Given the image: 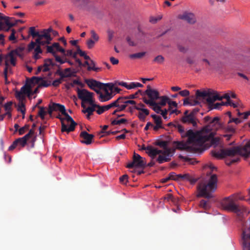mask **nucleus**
Wrapping results in <instances>:
<instances>
[{
    "label": "nucleus",
    "instance_id": "obj_52",
    "mask_svg": "<svg viewBox=\"0 0 250 250\" xmlns=\"http://www.w3.org/2000/svg\"><path fill=\"white\" fill-rule=\"evenodd\" d=\"M134 108L139 110L140 112H142L145 114V115H148L149 114V111L148 109L145 108H141L139 107V106H134Z\"/></svg>",
    "mask_w": 250,
    "mask_h": 250
},
{
    "label": "nucleus",
    "instance_id": "obj_5",
    "mask_svg": "<svg viewBox=\"0 0 250 250\" xmlns=\"http://www.w3.org/2000/svg\"><path fill=\"white\" fill-rule=\"evenodd\" d=\"M146 166L145 159L142 157L140 155L134 153L133 157V161L129 163L126 167L131 168L134 167L144 168Z\"/></svg>",
    "mask_w": 250,
    "mask_h": 250
},
{
    "label": "nucleus",
    "instance_id": "obj_32",
    "mask_svg": "<svg viewBox=\"0 0 250 250\" xmlns=\"http://www.w3.org/2000/svg\"><path fill=\"white\" fill-rule=\"evenodd\" d=\"M21 92L23 94H26L28 96H30L31 89V87L29 85H24L21 89Z\"/></svg>",
    "mask_w": 250,
    "mask_h": 250
},
{
    "label": "nucleus",
    "instance_id": "obj_39",
    "mask_svg": "<svg viewBox=\"0 0 250 250\" xmlns=\"http://www.w3.org/2000/svg\"><path fill=\"white\" fill-rule=\"evenodd\" d=\"M104 88H102L104 91H105V89H107V88H108V89L110 91V93H112V94H113V89L114 88V86L115 84L112 83H104Z\"/></svg>",
    "mask_w": 250,
    "mask_h": 250
},
{
    "label": "nucleus",
    "instance_id": "obj_58",
    "mask_svg": "<svg viewBox=\"0 0 250 250\" xmlns=\"http://www.w3.org/2000/svg\"><path fill=\"white\" fill-rule=\"evenodd\" d=\"M226 131L227 133L233 134L235 132V127L231 125H228L226 127Z\"/></svg>",
    "mask_w": 250,
    "mask_h": 250
},
{
    "label": "nucleus",
    "instance_id": "obj_40",
    "mask_svg": "<svg viewBox=\"0 0 250 250\" xmlns=\"http://www.w3.org/2000/svg\"><path fill=\"white\" fill-rule=\"evenodd\" d=\"M126 96H121L119 97L115 101L116 104H125L126 100H127Z\"/></svg>",
    "mask_w": 250,
    "mask_h": 250
},
{
    "label": "nucleus",
    "instance_id": "obj_47",
    "mask_svg": "<svg viewBox=\"0 0 250 250\" xmlns=\"http://www.w3.org/2000/svg\"><path fill=\"white\" fill-rule=\"evenodd\" d=\"M190 105L195 106L200 104V102L196 98V96H190Z\"/></svg>",
    "mask_w": 250,
    "mask_h": 250
},
{
    "label": "nucleus",
    "instance_id": "obj_31",
    "mask_svg": "<svg viewBox=\"0 0 250 250\" xmlns=\"http://www.w3.org/2000/svg\"><path fill=\"white\" fill-rule=\"evenodd\" d=\"M29 34L32 36L33 38L37 37V38H39L42 35V32L40 33L38 31H36L35 27H30Z\"/></svg>",
    "mask_w": 250,
    "mask_h": 250
},
{
    "label": "nucleus",
    "instance_id": "obj_10",
    "mask_svg": "<svg viewBox=\"0 0 250 250\" xmlns=\"http://www.w3.org/2000/svg\"><path fill=\"white\" fill-rule=\"evenodd\" d=\"M242 241L243 250H250V227L243 230Z\"/></svg>",
    "mask_w": 250,
    "mask_h": 250
},
{
    "label": "nucleus",
    "instance_id": "obj_50",
    "mask_svg": "<svg viewBox=\"0 0 250 250\" xmlns=\"http://www.w3.org/2000/svg\"><path fill=\"white\" fill-rule=\"evenodd\" d=\"M40 110L38 113V115L41 117L42 120L44 119V116L46 114V112L45 111L44 107L42 106H39Z\"/></svg>",
    "mask_w": 250,
    "mask_h": 250
},
{
    "label": "nucleus",
    "instance_id": "obj_26",
    "mask_svg": "<svg viewBox=\"0 0 250 250\" xmlns=\"http://www.w3.org/2000/svg\"><path fill=\"white\" fill-rule=\"evenodd\" d=\"M54 111H59L63 114L66 111L65 106L60 104L53 103L51 104Z\"/></svg>",
    "mask_w": 250,
    "mask_h": 250
},
{
    "label": "nucleus",
    "instance_id": "obj_48",
    "mask_svg": "<svg viewBox=\"0 0 250 250\" xmlns=\"http://www.w3.org/2000/svg\"><path fill=\"white\" fill-rule=\"evenodd\" d=\"M95 108L94 107L89 106L85 109H83L82 112L84 113H87L88 116H91L93 114V112L95 111Z\"/></svg>",
    "mask_w": 250,
    "mask_h": 250
},
{
    "label": "nucleus",
    "instance_id": "obj_13",
    "mask_svg": "<svg viewBox=\"0 0 250 250\" xmlns=\"http://www.w3.org/2000/svg\"><path fill=\"white\" fill-rule=\"evenodd\" d=\"M80 136L83 139V140H81V142L87 145L92 143V140L94 137L93 134H89L85 131L81 132Z\"/></svg>",
    "mask_w": 250,
    "mask_h": 250
},
{
    "label": "nucleus",
    "instance_id": "obj_8",
    "mask_svg": "<svg viewBox=\"0 0 250 250\" xmlns=\"http://www.w3.org/2000/svg\"><path fill=\"white\" fill-rule=\"evenodd\" d=\"M158 151L161 152L158 154L161 155L157 159V161L159 164H162L170 160V158L172 156L171 149H167L166 150H158Z\"/></svg>",
    "mask_w": 250,
    "mask_h": 250
},
{
    "label": "nucleus",
    "instance_id": "obj_62",
    "mask_svg": "<svg viewBox=\"0 0 250 250\" xmlns=\"http://www.w3.org/2000/svg\"><path fill=\"white\" fill-rule=\"evenodd\" d=\"M177 48H178V50H179V51H180L181 52L184 53H186L188 50V47L184 46L180 44H178L177 45Z\"/></svg>",
    "mask_w": 250,
    "mask_h": 250
},
{
    "label": "nucleus",
    "instance_id": "obj_61",
    "mask_svg": "<svg viewBox=\"0 0 250 250\" xmlns=\"http://www.w3.org/2000/svg\"><path fill=\"white\" fill-rule=\"evenodd\" d=\"M139 93L143 94L141 90H138L135 94H131L128 96H126L128 99H134L137 97Z\"/></svg>",
    "mask_w": 250,
    "mask_h": 250
},
{
    "label": "nucleus",
    "instance_id": "obj_19",
    "mask_svg": "<svg viewBox=\"0 0 250 250\" xmlns=\"http://www.w3.org/2000/svg\"><path fill=\"white\" fill-rule=\"evenodd\" d=\"M31 83H39V87H48L51 85V82L44 80L42 78L33 77L31 80Z\"/></svg>",
    "mask_w": 250,
    "mask_h": 250
},
{
    "label": "nucleus",
    "instance_id": "obj_55",
    "mask_svg": "<svg viewBox=\"0 0 250 250\" xmlns=\"http://www.w3.org/2000/svg\"><path fill=\"white\" fill-rule=\"evenodd\" d=\"M55 74H57V75H58L60 76V78H61V79H64L65 78H67L68 76H69V75H65L64 74V73L63 72V71H62L61 70H60V69H58L56 72H55Z\"/></svg>",
    "mask_w": 250,
    "mask_h": 250
},
{
    "label": "nucleus",
    "instance_id": "obj_29",
    "mask_svg": "<svg viewBox=\"0 0 250 250\" xmlns=\"http://www.w3.org/2000/svg\"><path fill=\"white\" fill-rule=\"evenodd\" d=\"M12 105V102H7L6 104H5L4 105V108L5 110L6 111V112L5 113V114H7V116H8L9 118H11V106Z\"/></svg>",
    "mask_w": 250,
    "mask_h": 250
},
{
    "label": "nucleus",
    "instance_id": "obj_12",
    "mask_svg": "<svg viewBox=\"0 0 250 250\" xmlns=\"http://www.w3.org/2000/svg\"><path fill=\"white\" fill-rule=\"evenodd\" d=\"M85 83L92 90L94 89L95 88L102 89V88H104V83L94 79H86L85 80Z\"/></svg>",
    "mask_w": 250,
    "mask_h": 250
},
{
    "label": "nucleus",
    "instance_id": "obj_28",
    "mask_svg": "<svg viewBox=\"0 0 250 250\" xmlns=\"http://www.w3.org/2000/svg\"><path fill=\"white\" fill-rule=\"evenodd\" d=\"M14 52H16V50H12L5 57V59L10 62L11 64L13 66L16 65V58L15 57V54Z\"/></svg>",
    "mask_w": 250,
    "mask_h": 250
},
{
    "label": "nucleus",
    "instance_id": "obj_17",
    "mask_svg": "<svg viewBox=\"0 0 250 250\" xmlns=\"http://www.w3.org/2000/svg\"><path fill=\"white\" fill-rule=\"evenodd\" d=\"M144 102L148 105L155 112L160 114L162 111L161 107L155 101H147V99L144 97L143 98Z\"/></svg>",
    "mask_w": 250,
    "mask_h": 250
},
{
    "label": "nucleus",
    "instance_id": "obj_54",
    "mask_svg": "<svg viewBox=\"0 0 250 250\" xmlns=\"http://www.w3.org/2000/svg\"><path fill=\"white\" fill-rule=\"evenodd\" d=\"M179 158L181 159L184 160L186 162H189L190 164H192V165H194L195 163H196V162L195 161L193 160V159L189 158L186 156L180 155Z\"/></svg>",
    "mask_w": 250,
    "mask_h": 250
},
{
    "label": "nucleus",
    "instance_id": "obj_37",
    "mask_svg": "<svg viewBox=\"0 0 250 250\" xmlns=\"http://www.w3.org/2000/svg\"><path fill=\"white\" fill-rule=\"evenodd\" d=\"M156 145L162 147L164 150H166L167 149H171L170 148L167 147V142L165 141H160L156 142Z\"/></svg>",
    "mask_w": 250,
    "mask_h": 250
},
{
    "label": "nucleus",
    "instance_id": "obj_22",
    "mask_svg": "<svg viewBox=\"0 0 250 250\" xmlns=\"http://www.w3.org/2000/svg\"><path fill=\"white\" fill-rule=\"evenodd\" d=\"M62 115L65 117V120L67 121V122H70L71 123L69 127H67V130H66V132L69 133L74 131L75 130V126L77 125V123L74 121L73 118L66 112V111H65V113H64Z\"/></svg>",
    "mask_w": 250,
    "mask_h": 250
},
{
    "label": "nucleus",
    "instance_id": "obj_3",
    "mask_svg": "<svg viewBox=\"0 0 250 250\" xmlns=\"http://www.w3.org/2000/svg\"><path fill=\"white\" fill-rule=\"evenodd\" d=\"M174 127L180 133L182 138H188L187 143L188 144L197 145L198 133H197L196 131H194L192 129L185 131L184 127L178 123L174 124Z\"/></svg>",
    "mask_w": 250,
    "mask_h": 250
},
{
    "label": "nucleus",
    "instance_id": "obj_35",
    "mask_svg": "<svg viewBox=\"0 0 250 250\" xmlns=\"http://www.w3.org/2000/svg\"><path fill=\"white\" fill-rule=\"evenodd\" d=\"M199 206L201 208H203L205 210H208L210 207L209 202L204 199H202L200 201L199 203Z\"/></svg>",
    "mask_w": 250,
    "mask_h": 250
},
{
    "label": "nucleus",
    "instance_id": "obj_38",
    "mask_svg": "<svg viewBox=\"0 0 250 250\" xmlns=\"http://www.w3.org/2000/svg\"><path fill=\"white\" fill-rule=\"evenodd\" d=\"M159 99L160 100V101L158 103V104L161 106H165L168 103L169 98L166 96H163L160 97Z\"/></svg>",
    "mask_w": 250,
    "mask_h": 250
},
{
    "label": "nucleus",
    "instance_id": "obj_45",
    "mask_svg": "<svg viewBox=\"0 0 250 250\" xmlns=\"http://www.w3.org/2000/svg\"><path fill=\"white\" fill-rule=\"evenodd\" d=\"M18 110L21 111L22 114V118H24L25 114V108L24 104L22 102H20L18 107Z\"/></svg>",
    "mask_w": 250,
    "mask_h": 250
},
{
    "label": "nucleus",
    "instance_id": "obj_46",
    "mask_svg": "<svg viewBox=\"0 0 250 250\" xmlns=\"http://www.w3.org/2000/svg\"><path fill=\"white\" fill-rule=\"evenodd\" d=\"M151 117L153 119L154 123L156 125H162V120L160 116L156 115H151Z\"/></svg>",
    "mask_w": 250,
    "mask_h": 250
},
{
    "label": "nucleus",
    "instance_id": "obj_60",
    "mask_svg": "<svg viewBox=\"0 0 250 250\" xmlns=\"http://www.w3.org/2000/svg\"><path fill=\"white\" fill-rule=\"evenodd\" d=\"M167 104L169 106L168 110H171L172 107H177L178 106V104L176 102L171 101L170 99L168 100Z\"/></svg>",
    "mask_w": 250,
    "mask_h": 250
},
{
    "label": "nucleus",
    "instance_id": "obj_11",
    "mask_svg": "<svg viewBox=\"0 0 250 250\" xmlns=\"http://www.w3.org/2000/svg\"><path fill=\"white\" fill-rule=\"evenodd\" d=\"M77 94L78 98L81 99L83 102H86L90 100V97H93L94 94L85 89H78Z\"/></svg>",
    "mask_w": 250,
    "mask_h": 250
},
{
    "label": "nucleus",
    "instance_id": "obj_9",
    "mask_svg": "<svg viewBox=\"0 0 250 250\" xmlns=\"http://www.w3.org/2000/svg\"><path fill=\"white\" fill-rule=\"evenodd\" d=\"M145 95H146L149 98L147 101H155L160 98L159 92L157 90L152 89L149 85L147 86L146 90L142 94L143 96Z\"/></svg>",
    "mask_w": 250,
    "mask_h": 250
},
{
    "label": "nucleus",
    "instance_id": "obj_33",
    "mask_svg": "<svg viewBox=\"0 0 250 250\" xmlns=\"http://www.w3.org/2000/svg\"><path fill=\"white\" fill-rule=\"evenodd\" d=\"M183 180H186L190 182L191 184H193L197 181V179L193 178L189 174H183Z\"/></svg>",
    "mask_w": 250,
    "mask_h": 250
},
{
    "label": "nucleus",
    "instance_id": "obj_36",
    "mask_svg": "<svg viewBox=\"0 0 250 250\" xmlns=\"http://www.w3.org/2000/svg\"><path fill=\"white\" fill-rule=\"evenodd\" d=\"M224 149H221L220 151H214L213 152V156L218 159H223L225 157V153L223 151Z\"/></svg>",
    "mask_w": 250,
    "mask_h": 250
},
{
    "label": "nucleus",
    "instance_id": "obj_23",
    "mask_svg": "<svg viewBox=\"0 0 250 250\" xmlns=\"http://www.w3.org/2000/svg\"><path fill=\"white\" fill-rule=\"evenodd\" d=\"M182 122L185 124H191L193 126L197 125V123L194 120V117L191 114L188 115L184 116L182 119Z\"/></svg>",
    "mask_w": 250,
    "mask_h": 250
},
{
    "label": "nucleus",
    "instance_id": "obj_15",
    "mask_svg": "<svg viewBox=\"0 0 250 250\" xmlns=\"http://www.w3.org/2000/svg\"><path fill=\"white\" fill-rule=\"evenodd\" d=\"M173 144L176 148L180 150H186L194 152H196L197 150L196 148H193L192 147L188 146L187 143L184 142L175 141L173 142Z\"/></svg>",
    "mask_w": 250,
    "mask_h": 250
},
{
    "label": "nucleus",
    "instance_id": "obj_30",
    "mask_svg": "<svg viewBox=\"0 0 250 250\" xmlns=\"http://www.w3.org/2000/svg\"><path fill=\"white\" fill-rule=\"evenodd\" d=\"M207 104L209 110H212L213 109H219L221 106H222V102L220 103H217L214 104V102L211 103V102H208Z\"/></svg>",
    "mask_w": 250,
    "mask_h": 250
},
{
    "label": "nucleus",
    "instance_id": "obj_18",
    "mask_svg": "<svg viewBox=\"0 0 250 250\" xmlns=\"http://www.w3.org/2000/svg\"><path fill=\"white\" fill-rule=\"evenodd\" d=\"M179 18L190 24L194 23L196 22L195 16L191 13L185 12L179 16Z\"/></svg>",
    "mask_w": 250,
    "mask_h": 250
},
{
    "label": "nucleus",
    "instance_id": "obj_57",
    "mask_svg": "<svg viewBox=\"0 0 250 250\" xmlns=\"http://www.w3.org/2000/svg\"><path fill=\"white\" fill-rule=\"evenodd\" d=\"M222 105H230L233 106L234 108L237 107V105L233 103L231 100H229V101L227 100L226 102H222Z\"/></svg>",
    "mask_w": 250,
    "mask_h": 250
},
{
    "label": "nucleus",
    "instance_id": "obj_25",
    "mask_svg": "<svg viewBox=\"0 0 250 250\" xmlns=\"http://www.w3.org/2000/svg\"><path fill=\"white\" fill-rule=\"evenodd\" d=\"M105 94H101L99 95V100L101 102H104L107 101H109L113 97V95L112 94V93H109L107 89H105Z\"/></svg>",
    "mask_w": 250,
    "mask_h": 250
},
{
    "label": "nucleus",
    "instance_id": "obj_64",
    "mask_svg": "<svg viewBox=\"0 0 250 250\" xmlns=\"http://www.w3.org/2000/svg\"><path fill=\"white\" fill-rule=\"evenodd\" d=\"M62 80L63 79H57L53 82L52 84L55 87H57L62 83Z\"/></svg>",
    "mask_w": 250,
    "mask_h": 250
},
{
    "label": "nucleus",
    "instance_id": "obj_2",
    "mask_svg": "<svg viewBox=\"0 0 250 250\" xmlns=\"http://www.w3.org/2000/svg\"><path fill=\"white\" fill-rule=\"evenodd\" d=\"M217 177L216 174H212L210 177L207 183L200 182L197 186V197H204L210 199L213 197L212 193L217 188Z\"/></svg>",
    "mask_w": 250,
    "mask_h": 250
},
{
    "label": "nucleus",
    "instance_id": "obj_4",
    "mask_svg": "<svg viewBox=\"0 0 250 250\" xmlns=\"http://www.w3.org/2000/svg\"><path fill=\"white\" fill-rule=\"evenodd\" d=\"M238 199L243 200V198L240 196H230L225 198L222 201L221 205L224 209L232 211L236 208L235 202Z\"/></svg>",
    "mask_w": 250,
    "mask_h": 250
},
{
    "label": "nucleus",
    "instance_id": "obj_41",
    "mask_svg": "<svg viewBox=\"0 0 250 250\" xmlns=\"http://www.w3.org/2000/svg\"><path fill=\"white\" fill-rule=\"evenodd\" d=\"M165 61V58L162 55H158L154 58L153 62L159 64H162Z\"/></svg>",
    "mask_w": 250,
    "mask_h": 250
},
{
    "label": "nucleus",
    "instance_id": "obj_1",
    "mask_svg": "<svg viewBox=\"0 0 250 250\" xmlns=\"http://www.w3.org/2000/svg\"><path fill=\"white\" fill-rule=\"evenodd\" d=\"M204 120L207 125L201 130L196 131L198 133L197 146H200L214 135L213 131L216 130L220 126L219 118L218 117L212 119L209 116H206Z\"/></svg>",
    "mask_w": 250,
    "mask_h": 250
},
{
    "label": "nucleus",
    "instance_id": "obj_7",
    "mask_svg": "<svg viewBox=\"0 0 250 250\" xmlns=\"http://www.w3.org/2000/svg\"><path fill=\"white\" fill-rule=\"evenodd\" d=\"M12 19V18L2 15L0 21H0V31H8L11 27L16 25V23L11 21Z\"/></svg>",
    "mask_w": 250,
    "mask_h": 250
},
{
    "label": "nucleus",
    "instance_id": "obj_49",
    "mask_svg": "<svg viewBox=\"0 0 250 250\" xmlns=\"http://www.w3.org/2000/svg\"><path fill=\"white\" fill-rule=\"evenodd\" d=\"M127 121L125 119H121L120 120H114L111 122L112 125H121L122 124H125L127 123Z\"/></svg>",
    "mask_w": 250,
    "mask_h": 250
},
{
    "label": "nucleus",
    "instance_id": "obj_56",
    "mask_svg": "<svg viewBox=\"0 0 250 250\" xmlns=\"http://www.w3.org/2000/svg\"><path fill=\"white\" fill-rule=\"evenodd\" d=\"M16 97L20 101V102H22V101L25 98L23 94L22 93V92H21V91H17L16 92Z\"/></svg>",
    "mask_w": 250,
    "mask_h": 250
},
{
    "label": "nucleus",
    "instance_id": "obj_24",
    "mask_svg": "<svg viewBox=\"0 0 250 250\" xmlns=\"http://www.w3.org/2000/svg\"><path fill=\"white\" fill-rule=\"evenodd\" d=\"M240 147H234L231 148L224 149L223 151L225 153V157L228 156H233L235 154L240 152Z\"/></svg>",
    "mask_w": 250,
    "mask_h": 250
},
{
    "label": "nucleus",
    "instance_id": "obj_53",
    "mask_svg": "<svg viewBox=\"0 0 250 250\" xmlns=\"http://www.w3.org/2000/svg\"><path fill=\"white\" fill-rule=\"evenodd\" d=\"M65 120V118H62L61 117V118L60 119V120L61 122V125H62V128L61 131L62 132H66L67 129V125H66L64 123V120Z\"/></svg>",
    "mask_w": 250,
    "mask_h": 250
},
{
    "label": "nucleus",
    "instance_id": "obj_51",
    "mask_svg": "<svg viewBox=\"0 0 250 250\" xmlns=\"http://www.w3.org/2000/svg\"><path fill=\"white\" fill-rule=\"evenodd\" d=\"M240 159L239 158H230L229 159H227L226 160V164L227 165L229 166L232 164L238 162L239 161Z\"/></svg>",
    "mask_w": 250,
    "mask_h": 250
},
{
    "label": "nucleus",
    "instance_id": "obj_43",
    "mask_svg": "<svg viewBox=\"0 0 250 250\" xmlns=\"http://www.w3.org/2000/svg\"><path fill=\"white\" fill-rule=\"evenodd\" d=\"M89 2V0H82L81 4H80L81 8L86 11H89V8L87 6Z\"/></svg>",
    "mask_w": 250,
    "mask_h": 250
},
{
    "label": "nucleus",
    "instance_id": "obj_16",
    "mask_svg": "<svg viewBox=\"0 0 250 250\" xmlns=\"http://www.w3.org/2000/svg\"><path fill=\"white\" fill-rule=\"evenodd\" d=\"M141 149L146 150V153H147L152 159H154L156 155L161 152L160 151H158V149L154 148L151 146H146L143 145L142 146Z\"/></svg>",
    "mask_w": 250,
    "mask_h": 250
},
{
    "label": "nucleus",
    "instance_id": "obj_6",
    "mask_svg": "<svg viewBox=\"0 0 250 250\" xmlns=\"http://www.w3.org/2000/svg\"><path fill=\"white\" fill-rule=\"evenodd\" d=\"M212 92H213V90L210 89L203 91L197 90L195 93L196 98L198 100L199 102L206 101L207 103H208V102H210Z\"/></svg>",
    "mask_w": 250,
    "mask_h": 250
},
{
    "label": "nucleus",
    "instance_id": "obj_14",
    "mask_svg": "<svg viewBox=\"0 0 250 250\" xmlns=\"http://www.w3.org/2000/svg\"><path fill=\"white\" fill-rule=\"evenodd\" d=\"M52 38L51 36H47L46 34H42L41 37L37 38L36 42L37 44L40 45H45L51 43Z\"/></svg>",
    "mask_w": 250,
    "mask_h": 250
},
{
    "label": "nucleus",
    "instance_id": "obj_20",
    "mask_svg": "<svg viewBox=\"0 0 250 250\" xmlns=\"http://www.w3.org/2000/svg\"><path fill=\"white\" fill-rule=\"evenodd\" d=\"M27 142L22 139V137L19 138L13 142L12 144L9 147L8 150L10 151L12 150L18 146L23 147L25 146Z\"/></svg>",
    "mask_w": 250,
    "mask_h": 250
},
{
    "label": "nucleus",
    "instance_id": "obj_59",
    "mask_svg": "<svg viewBox=\"0 0 250 250\" xmlns=\"http://www.w3.org/2000/svg\"><path fill=\"white\" fill-rule=\"evenodd\" d=\"M29 125H26L20 128L19 129V134L21 135L25 133V131H26L27 130H28L29 129Z\"/></svg>",
    "mask_w": 250,
    "mask_h": 250
},
{
    "label": "nucleus",
    "instance_id": "obj_21",
    "mask_svg": "<svg viewBox=\"0 0 250 250\" xmlns=\"http://www.w3.org/2000/svg\"><path fill=\"white\" fill-rule=\"evenodd\" d=\"M43 67L42 71L47 72L50 70L51 68L55 66L60 67L59 65H57L53 61V59H46L44 60V62L42 65Z\"/></svg>",
    "mask_w": 250,
    "mask_h": 250
},
{
    "label": "nucleus",
    "instance_id": "obj_63",
    "mask_svg": "<svg viewBox=\"0 0 250 250\" xmlns=\"http://www.w3.org/2000/svg\"><path fill=\"white\" fill-rule=\"evenodd\" d=\"M120 182L123 184H126L127 182V179H128V176L126 174H125L121 176L120 178Z\"/></svg>",
    "mask_w": 250,
    "mask_h": 250
},
{
    "label": "nucleus",
    "instance_id": "obj_44",
    "mask_svg": "<svg viewBox=\"0 0 250 250\" xmlns=\"http://www.w3.org/2000/svg\"><path fill=\"white\" fill-rule=\"evenodd\" d=\"M22 139L24 140L26 142L30 139H31V142H32V147H34V143L36 140V137H32L31 136H30L29 134L28 133L26 134L25 136H24L23 137H22Z\"/></svg>",
    "mask_w": 250,
    "mask_h": 250
},
{
    "label": "nucleus",
    "instance_id": "obj_27",
    "mask_svg": "<svg viewBox=\"0 0 250 250\" xmlns=\"http://www.w3.org/2000/svg\"><path fill=\"white\" fill-rule=\"evenodd\" d=\"M235 208V209L232 210L231 211L236 213L238 216H241L243 213L247 212L246 208L243 206L236 205Z\"/></svg>",
    "mask_w": 250,
    "mask_h": 250
},
{
    "label": "nucleus",
    "instance_id": "obj_42",
    "mask_svg": "<svg viewBox=\"0 0 250 250\" xmlns=\"http://www.w3.org/2000/svg\"><path fill=\"white\" fill-rule=\"evenodd\" d=\"M146 54L145 52H139L130 55L129 57L131 59H141Z\"/></svg>",
    "mask_w": 250,
    "mask_h": 250
},
{
    "label": "nucleus",
    "instance_id": "obj_34",
    "mask_svg": "<svg viewBox=\"0 0 250 250\" xmlns=\"http://www.w3.org/2000/svg\"><path fill=\"white\" fill-rule=\"evenodd\" d=\"M224 98L222 96H220L217 94L216 91L213 90V92L212 93V96L211 98V103L214 102L216 100L222 101Z\"/></svg>",
    "mask_w": 250,
    "mask_h": 250
}]
</instances>
